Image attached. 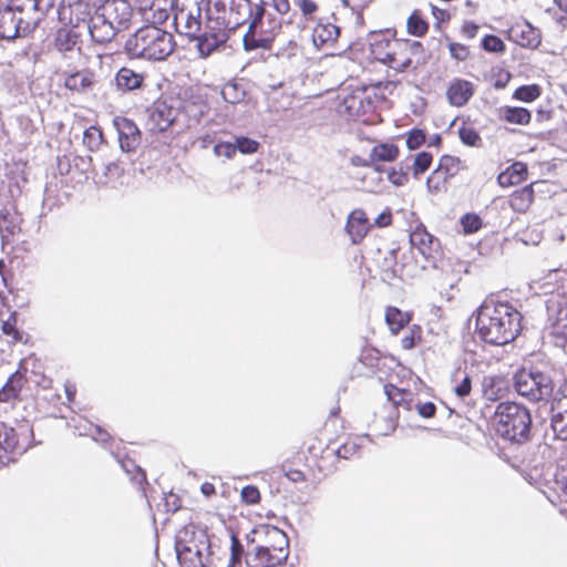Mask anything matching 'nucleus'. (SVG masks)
I'll list each match as a JSON object with an SVG mask.
<instances>
[{
  "mask_svg": "<svg viewBox=\"0 0 567 567\" xmlns=\"http://www.w3.org/2000/svg\"><path fill=\"white\" fill-rule=\"evenodd\" d=\"M523 315L509 301L486 298L476 310L475 331L491 346H506L523 330Z\"/></svg>",
  "mask_w": 567,
  "mask_h": 567,
  "instance_id": "nucleus-1",
  "label": "nucleus"
},
{
  "mask_svg": "<svg viewBox=\"0 0 567 567\" xmlns=\"http://www.w3.org/2000/svg\"><path fill=\"white\" fill-rule=\"evenodd\" d=\"M370 55L398 73L415 71L425 63V48L420 41L396 37V31L384 29L369 35Z\"/></svg>",
  "mask_w": 567,
  "mask_h": 567,
  "instance_id": "nucleus-2",
  "label": "nucleus"
},
{
  "mask_svg": "<svg viewBox=\"0 0 567 567\" xmlns=\"http://www.w3.org/2000/svg\"><path fill=\"white\" fill-rule=\"evenodd\" d=\"M176 48L174 35L150 23L137 29L124 44V50L131 58L148 61H164Z\"/></svg>",
  "mask_w": 567,
  "mask_h": 567,
  "instance_id": "nucleus-3",
  "label": "nucleus"
},
{
  "mask_svg": "<svg viewBox=\"0 0 567 567\" xmlns=\"http://www.w3.org/2000/svg\"><path fill=\"white\" fill-rule=\"evenodd\" d=\"M175 550L181 567H210L213 551L207 528L196 523L183 526L175 537Z\"/></svg>",
  "mask_w": 567,
  "mask_h": 567,
  "instance_id": "nucleus-4",
  "label": "nucleus"
},
{
  "mask_svg": "<svg viewBox=\"0 0 567 567\" xmlns=\"http://www.w3.org/2000/svg\"><path fill=\"white\" fill-rule=\"evenodd\" d=\"M496 432L505 440L522 443L529 439L532 416L529 411L515 402H501L494 414Z\"/></svg>",
  "mask_w": 567,
  "mask_h": 567,
  "instance_id": "nucleus-5",
  "label": "nucleus"
},
{
  "mask_svg": "<svg viewBox=\"0 0 567 567\" xmlns=\"http://www.w3.org/2000/svg\"><path fill=\"white\" fill-rule=\"evenodd\" d=\"M35 445L29 424L11 425L0 421V471L17 464Z\"/></svg>",
  "mask_w": 567,
  "mask_h": 567,
  "instance_id": "nucleus-6",
  "label": "nucleus"
},
{
  "mask_svg": "<svg viewBox=\"0 0 567 567\" xmlns=\"http://www.w3.org/2000/svg\"><path fill=\"white\" fill-rule=\"evenodd\" d=\"M289 555V539L285 532L277 527L267 530V543L257 546L246 559L248 567H277L285 563Z\"/></svg>",
  "mask_w": 567,
  "mask_h": 567,
  "instance_id": "nucleus-7",
  "label": "nucleus"
},
{
  "mask_svg": "<svg viewBox=\"0 0 567 567\" xmlns=\"http://www.w3.org/2000/svg\"><path fill=\"white\" fill-rule=\"evenodd\" d=\"M231 27L226 13H216L207 8L206 21L202 24V31L196 48L202 58L209 56L215 50L224 45L229 39Z\"/></svg>",
  "mask_w": 567,
  "mask_h": 567,
  "instance_id": "nucleus-8",
  "label": "nucleus"
},
{
  "mask_svg": "<svg viewBox=\"0 0 567 567\" xmlns=\"http://www.w3.org/2000/svg\"><path fill=\"white\" fill-rule=\"evenodd\" d=\"M308 453L313 457V465L319 473L328 474L336 467L338 458H351L359 452V445L348 440L337 450H332L327 446L318 437H310L307 442Z\"/></svg>",
  "mask_w": 567,
  "mask_h": 567,
  "instance_id": "nucleus-9",
  "label": "nucleus"
},
{
  "mask_svg": "<svg viewBox=\"0 0 567 567\" xmlns=\"http://www.w3.org/2000/svg\"><path fill=\"white\" fill-rule=\"evenodd\" d=\"M281 29V22L276 18H265V9L256 6L255 16L244 35V47L251 51L256 49H270Z\"/></svg>",
  "mask_w": 567,
  "mask_h": 567,
  "instance_id": "nucleus-10",
  "label": "nucleus"
},
{
  "mask_svg": "<svg viewBox=\"0 0 567 567\" xmlns=\"http://www.w3.org/2000/svg\"><path fill=\"white\" fill-rule=\"evenodd\" d=\"M203 0H176L174 25L178 34L196 41L202 31Z\"/></svg>",
  "mask_w": 567,
  "mask_h": 567,
  "instance_id": "nucleus-11",
  "label": "nucleus"
},
{
  "mask_svg": "<svg viewBox=\"0 0 567 567\" xmlns=\"http://www.w3.org/2000/svg\"><path fill=\"white\" fill-rule=\"evenodd\" d=\"M463 169L464 163L460 157L444 154L439 158L436 167L426 178V188L430 194H441L449 189V185Z\"/></svg>",
  "mask_w": 567,
  "mask_h": 567,
  "instance_id": "nucleus-12",
  "label": "nucleus"
},
{
  "mask_svg": "<svg viewBox=\"0 0 567 567\" xmlns=\"http://www.w3.org/2000/svg\"><path fill=\"white\" fill-rule=\"evenodd\" d=\"M514 380L517 393L530 401H540L551 391L550 379L540 371L522 368L516 372Z\"/></svg>",
  "mask_w": 567,
  "mask_h": 567,
  "instance_id": "nucleus-13",
  "label": "nucleus"
},
{
  "mask_svg": "<svg viewBox=\"0 0 567 567\" xmlns=\"http://www.w3.org/2000/svg\"><path fill=\"white\" fill-rule=\"evenodd\" d=\"M101 3L92 0H62L59 8L60 20L78 27L82 22L90 20L99 12Z\"/></svg>",
  "mask_w": 567,
  "mask_h": 567,
  "instance_id": "nucleus-14",
  "label": "nucleus"
},
{
  "mask_svg": "<svg viewBox=\"0 0 567 567\" xmlns=\"http://www.w3.org/2000/svg\"><path fill=\"white\" fill-rule=\"evenodd\" d=\"M99 13L118 31L127 29L133 18V9L126 0H104Z\"/></svg>",
  "mask_w": 567,
  "mask_h": 567,
  "instance_id": "nucleus-15",
  "label": "nucleus"
},
{
  "mask_svg": "<svg viewBox=\"0 0 567 567\" xmlns=\"http://www.w3.org/2000/svg\"><path fill=\"white\" fill-rule=\"evenodd\" d=\"M410 243L427 260H436L441 255L440 240L422 223L410 233Z\"/></svg>",
  "mask_w": 567,
  "mask_h": 567,
  "instance_id": "nucleus-16",
  "label": "nucleus"
},
{
  "mask_svg": "<svg viewBox=\"0 0 567 567\" xmlns=\"http://www.w3.org/2000/svg\"><path fill=\"white\" fill-rule=\"evenodd\" d=\"M551 427L561 440H567V379L558 386L551 402Z\"/></svg>",
  "mask_w": 567,
  "mask_h": 567,
  "instance_id": "nucleus-17",
  "label": "nucleus"
},
{
  "mask_svg": "<svg viewBox=\"0 0 567 567\" xmlns=\"http://www.w3.org/2000/svg\"><path fill=\"white\" fill-rule=\"evenodd\" d=\"M31 361L30 360H23L19 364V368L14 373H12L4 385L0 389V402L1 403H10L20 398V393L22 389L25 386V384L29 381V365ZM35 362L32 361V365H34Z\"/></svg>",
  "mask_w": 567,
  "mask_h": 567,
  "instance_id": "nucleus-18",
  "label": "nucleus"
},
{
  "mask_svg": "<svg viewBox=\"0 0 567 567\" xmlns=\"http://www.w3.org/2000/svg\"><path fill=\"white\" fill-rule=\"evenodd\" d=\"M347 114L350 117H361L372 114L375 110V102L367 87H359L348 94L343 100Z\"/></svg>",
  "mask_w": 567,
  "mask_h": 567,
  "instance_id": "nucleus-19",
  "label": "nucleus"
},
{
  "mask_svg": "<svg viewBox=\"0 0 567 567\" xmlns=\"http://www.w3.org/2000/svg\"><path fill=\"white\" fill-rule=\"evenodd\" d=\"M372 227L368 214L362 208H355L348 215L344 230L352 245H360Z\"/></svg>",
  "mask_w": 567,
  "mask_h": 567,
  "instance_id": "nucleus-20",
  "label": "nucleus"
},
{
  "mask_svg": "<svg viewBox=\"0 0 567 567\" xmlns=\"http://www.w3.org/2000/svg\"><path fill=\"white\" fill-rule=\"evenodd\" d=\"M400 420V412L395 406L383 405L377 411L371 421V427L375 435H389L394 432Z\"/></svg>",
  "mask_w": 567,
  "mask_h": 567,
  "instance_id": "nucleus-21",
  "label": "nucleus"
},
{
  "mask_svg": "<svg viewBox=\"0 0 567 567\" xmlns=\"http://www.w3.org/2000/svg\"><path fill=\"white\" fill-rule=\"evenodd\" d=\"M95 74L89 69L64 73L63 86L72 94L86 93L95 86Z\"/></svg>",
  "mask_w": 567,
  "mask_h": 567,
  "instance_id": "nucleus-22",
  "label": "nucleus"
},
{
  "mask_svg": "<svg viewBox=\"0 0 567 567\" xmlns=\"http://www.w3.org/2000/svg\"><path fill=\"white\" fill-rule=\"evenodd\" d=\"M146 75L143 72H136L128 66H122L114 75L115 89L125 94L145 86Z\"/></svg>",
  "mask_w": 567,
  "mask_h": 567,
  "instance_id": "nucleus-23",
  "label": "nucleus"
},
{
  "mask_svg": "<svg viewBox=\"0 0 567 567\" xmlns=\"http://www.w3.org/2000/svg\"><path fill=\"white\" fill-rule=\"evenodd\" d=\"M21 23V17L12 8H0V40H13L24 35L25 28Z\"/></svg>",
  "mask_w": 567,
  "mask_h": 567,
  "instance_id": "nucleus-24",
  "label": "nucleus"
},
{
  "mask_svg": "<svg viewBox=\"0 0 567 567\" xmlns=\"http://www.w3.org/2000/svg\"><path fill=\"white\" fill-rule=\"evenodd\" d=\"M513 41L524 48H537L540 44V33L527 21L516 22L509 29Z\"/></svg>",
  "mask_w": 567,
  "mask_h": 567,
  "instance_id": "nucleus-25",
  "label": "nucleus"
},
{
  "mask_svg": "<svg viewBox=\"0 0 567 567\" xmlns=\"http://www.w3.org/2000/svg\"><path fill=\"white\" fill-rule=\"evenodd\" d=\"M118 131L121 148L125 152L134 151L141 141V132L136 124L126 117L115 121Z\"/></svg>",
  "mask_w": 567,
  "mask_h": 567,
  "instance_id": "nucleus-26",
  "label": "nucleus"
},
{
  "mask_svg": "<svg viewBox=\"0 0 567 567\" xmlns=\"http://www.w3.org/2000/svg\"><path fill=\"white\" fill-rule=\"evenodd\" d=\"M475 92L474 84L467 80L455 79L446 90V96L451 105L461 107L465 105Z\"/></svg>",
  "mask_w": 567,
  "mask_h": 567,
  "instance_id": "nucleus-27",
  "label": "nucleus"
},
{
  "mask_svg": "<svg viewBox=\"0 0 567 567\" xmlns=\"http://www.w3.org/2000/svg\"><path fill=\"white\" fill-rule=\"evenodd\" d=\"M413 319V311H403L395 306H388L384 309V321L392 336H398Z\"/></svg>",
  "mask_w": 567,
  "mask_h": 567,
  "instance_id": "nucleus-28",
  "label": "nucleus"
},
{
  "mask_svg": "<svg viewBox=\"0 0 567 567\" xmlns=\"http://www.w3.org/2000/svg\"><path fill=\"white\" fill-rule=\"evenodd\" d=\"M528 178V167L526 163L514 162L497 176V183L503 188L519 185Z\"/></svg>",
  "mask_w": 567,
  "mask_h": 567,
  "instance_id": "nucleus-29",
  "label": "nucleus"
},
{
  "mask_svg": "<svg viewBox=\"0 0 567 567\" xmlns=\"http://www.w3.org/2000/svg\"><path fill=\"white\" fill-rule=\"evenodd\" d=\"M370 155L373 168L381 172L380 163L395 162L400 156V147L392 142H380L371 148Z\"/></svg>",
  "mask_w": 567,
  "mask_h": 567,
  "instance_id": "nucleus-30",
  "label": "nucleus"
},
{
  "mask_svg": "<svg viewBox=\"0 0 567 567\" xmlns=\"http://www.w3.org/2000/svg\"><path fill=\"white\" fill-rule=\"evenodd\" d=\"M535 199L534 183L514 190L508 197L509 207L517 214H526Z\"/></svg>",
  "mask_w": 567,
  "mask_h": 567,
  "instance_id": "nucleus-31",
  "label": "nucleus"
},
{
  "mask_svg": "<svg viewBox=\"0 0 567 567\" xmlns=\"http://www.w3.org/2000/svg\"><path fill=\"white\" fill-rule=\"evenodd\" d=\"M89 31L95 42L106 43L114 38L118 30L97 12L89 22Z\"/></svg>",
  "mask_w": 567,
  "mask_h": 567,
  "instance_id": "nucleus-32",
  "label": "nucleus"
},
{
  "mask_svg": "<svg viewBox=\"0 0 567 567\" xmlns=\"http://www.w3.org/2000/svg\"><path fill=\"white\" fill-rule=\"evenodd\" d=\"M384 394L391 404L399 411L400 408L405 411H411L413 408V393L408 389L399 388L392 383H386L383 386Z\"/></svg>",
  "mask_w": 567,
  "mask_h": 567,
  "instance_id": "nucleus-33",
  "label": "nucleus"
},
{
  "mask_svg": "<svg viewBox=\"0 0 567 567\" xmlns=\"http://www.w3.org/2000/svg\"><path fill=\"white\" fill-rule=\"evenodd\" d=\"M173 6V0H156L152 8L143 12V17L150 23L163 24L168 20Z\"/></svg>",
  "mask_w": 567,
  "mask_h": 567,
  "instance_id": "nucleus-34",
  "label": "nucleus"
},
{
  "mask_svg": "<svg viewBox=\"0 0 567 567\" xmlns=\"http://www.w3.org/2000/svg\"><path fill=\"white\" fill-rule=\"evenodd\" d=\"M339 28L332 23H319L313 28L312 41L317 48L333 44L339 37Z\"/></svg>",
  "mask_w": 567,
  "mask_h": 567,
  "instance_id": "nucleus-35",
  "label": "nucleus"
},
{
  "mask_svg": "<svg viewBox=\"0 0 567 567\" xmlns=\"http://www.w3.org/2000/svg\"><path fill=\"white\" fill-rule=\"evenodd\" d=\"M499 118L509 124L528 125L532 121L529 110L520 106L505 105L498 110Z\"/></svg>",
  "mask_w": 567,
  "mask_h": 567,
  "instance_id": "nucleus-36",
  "label": "nucleus"
},
{
  "mask_svg": "<svg viewBox=\"0 0 567 567\" xmlns=\"http://www.w3.org/2000/svg\"><path fill=\"white\" fill-rule=\"evenodd\" d=\"M111 452L117 458L122 468L127 474L128 478L133 483H135L136 485L142 487L146 483L145 471L140 465H137L134 460H132L127 456L121 457L120 453L115 452L113 450Z\"/></svg>",
  "mask_w": 567,
  "mask_h": 567,
  "instance_id": "nucleus-37",
  "label": "nucleus"
},
{
  "mask_svg": "<svg viewBox=\"0 0 567 567\" xmlns=\"http://www.w3.org/2000/svg\"><path fill=\"white\" fill-rule=\"evenodd\" d=\"M22 218L17 212L0 209V231L2 237L13 236L21 230Z\"/></svg>",
  "mask_w": 567,
  "mask_h": 567,
  "instance_id": "nucleus-38",
  "label": "nucleus"
},
{
  "mask_svg": "<svg viewBox=\"0 0 567 567\" xmlns=\"http://www.w3.org/2000/svg\"><path fill=\"white\" fill-rule=\"evenodd\" d=\"M504 379L498 375H485L482 380V393L486 400L497 401L504 395Z\"/></svg>",
  "mask_w": 567,
  "mask_h": 567,
  "instance_id": "nucleus-39",
  "label": "nucleus"
},
{
  "mask_svg": "<svg viewBox=\"0 0 567 567\" xmlns=\"http://www.w3.org/2000/svg\"><path fill=\"white\" fill-rule=\"evenodd\" d=\"M80 42V35L69 29H59L54 38V48L61 52L66 53L73 51Z\"/></svg>",
  "mask_w": 567,
  "mask_h": 567,
  "instance_id": "nucleus-40",
  "label": "nucleus"
},
{
  "mask_svg": "<svg viewBox=\"0 0 567 567\" xmlns=\"http://www.w3.org/2000/svg\"><path fill=\"white\" fill-rule=\"evenodd\" d=\"M554 489L560 498V513L567 515V465H561L556 470Z\"/></svg>",
  "mask_w": 567,
  "mask_h": 567,
  "instance_id": "nucleus-41",
  "label": "nucleus"
},
{
  "mask_svg": "<svg viewBox=\"0 0 567 567\" xmlns=\"http://www.w3.org/2000/svg\"><path fill=\"white\" fill-rule=\"evenodd\" d=\"M429 22L424 18L421 10L415 9L412 11V13L408 17L406 20V32L416 38L424 37L429 31Z\"/></svg>",
  "mask_w": 567,
  "mask_h": 567,
  "instance_id": "nucleus-42",
  "label": "nucleus"
},
{
  "mask_svg": "<svg viewBox=\"0 0 567 567\" xmlns=\"http://www.w3.org/2000/svg\"><path fill=\"white\" fill-rule=\"evenodd\" d=\"M400 340V347L404 351H411L423 343V328L420 324H410Z\"/></svg>",
  "mask_w": 567,
  "mask_h": 567,
  "instance_id": "nucleus-43",
  "label": "nucleus"
},
{
  "mask_svg": "<svg viewBox=\"0 0 567 567\" xmlns=\"http://www.w3.org/2000/svg\"><path fill=\"white\" fill-rule=\"evenodd\" d=\"M179 109L189 120L198 122L207 112V104L200 97H196L195 100L184 99Z\"/></svg>",
  "mask_w": 567,
  "mask_h": 567,
  "instance_id": "nucleus-44",
  "label": "nucleus"
},
{
  "mask_svg": "<svg viewBox=\"0 0 567 567\" xmlns=\"http://www.w3.org/2000/svg\"><path fill=\"white\" fill-rule=\"evenodd\" d=\"M433 163V154L427 151L419 152L414 155L411 165V172L415 179H419L424 173H426Z\"/></svg>",
  "mask_w": 567,
  "mask_h": 567,
  "instance_id": "nucleus-45",
  "label": "nucleus"
},
{
  "mask_svg": "<svg viewBox=\"0 0 567 567\" xmlns=\"http://www.w3.org/2000/svg\"><path fill=\"white\" fill-rule=\"evenodd\" d=\"M14 8L22 11L48 12L54 7L55 0H11Z\"/></svg>",
  "mask_w": 567,
  "mask_h": 567,
  "instance_id": "nucleus-46",
  "label": "nucleus"
},
{
  "mask_svg": "<svg viewBox=\"0 0 567 567\" xmlns=\"http://www.w3.org/2000/svg\"><path fill=\"white\" fill-rule=\"evenodd\" d=\"M103 143V132L97 126H90L83 133V144L91 151H95Z\"/></svg>",
  "mask_w": 567,
  "mask_h": 567,
  "instance_id": "nucleus-47",
  "label": "nucleus"
},
{
  "mask_svg": "<svg viewBox=\"0 0 567 567\" xmlns=\"http://www.w3.org/2000/svg\"><path fill=\"white\" fill-rule=\"evenodd\" d=\"M152 117L156 122V125L159 131L167 130L174 123V117L172 116V109L166 105H164L163 107H157L153 112Z\"/></svg>",
  "mask_w": 567,
  "mask_h": 567,
  "instance_id": "nucleus-48",
  "label": "nucleus"
},
{
  "mask_svg": "<svg viewBox=\"0 0 567 567\" xmlns=\"http://www.w3.org/2000/svg\"><path fill=\"white\" fill-rule=\"evenodd\" d=\"M540 95V87L537 84L522 85L514 91L513 97L523 102H533Z\"/></svg>",
  "mask_w": 567,
  "mask_h": 567,
  "instance_id": "nucleus-49",
  "label": "nucleus"
},
{
  "mask_svg": "<svg viewBox=\"0 0 567 567\" xmlns=\"http://www.w3.org/2000/svg\"><path fill=\"white\" fill-rule=\"evenodd\" d=\"M87 434L97 443L103 445H109L110 449H112V445L115 443L114 437L111 435V433L103 429L100 425L91 424Z\"/></svg>",
  "mask_w": 567,
  "mask_h": 567,
  "instance_id": "nucleus-50",
  "label": "nucleus"
},
{
  "mask_svg": "<svg viewBox=\"0 0 567 567\" xmlns=\"http://www.w3.org/2000/svg\"><path fill=\"white\" fill-rule=\"evenodd\" d=\"M18 315L17 312H11L9 317L2 321L1 331L3 334L11 337L14 342L21 340V334L18 330Z\"/></svg>",
  "mask_w": 567,
  "mask_h": 567,
  "instance_id": "nucleus-51",
  "label": "nucleus"
},
{
  "mask_svg": "<svg viewBox=\"0 0 567 567\" xmlns=\"http://www.w3.org/2000/svg\"><path fill=\"white\" fill-rule=\"evenodd\" d=\"M244 555V546L239 538L235 535L231 536L230 556L226 567H239Z\"/></svg>",
  "mask_w": 567,
  "mask_h": 567,
  "instance_id": "nucleus-52",
  "label": "nucleus"
},
{
  "mask_svg": "<svg viewBox=\"0 0 567 567\" xmlns=\"http://www.w3.org/2000/svg\"><path fill=\"white\" fill-rule=\"evenodd\" d=\"M481 44L485 51L492 53H503L506 50L504 41L495 34H486Z\"/></svg>",
  "mask_w": 567,
  "mask_h": 567,
  "instance_id": "nucleus-53",
  "label": "nucleus"
},
{
  "mask_svg": "<svg viewBox=\"0 0 567 567\" xmlns=\"http://www.w3.org/2000/svg\"><path fill=\"white\" fill-rule=\"evenodd\" d=\"M461 141L468 146H475L481 141L478 132L470 124H463L458 130Z\"/></svg>",
  "mask_w": 567,
  "mask_h": 567,
  "instance_id": "nucleus-54",
  "label": "nucleus"
},
{
  "mask_svg": "<svg viewBox=\"0 0 567 567\" xmlns=\"http://www.w3.org/2000/svg\"><path fill=\"white\" fill-rule=\"evenodd\" d=\"M426 143V134L421 128H412L406 134V147L410 151L420 148Z\"/></svg>",
  "mask_w": 567,
  "mask_h": 567,
  "instance_id": "nucleus-55",
  "label": "nucleus"
},
{
  "mask_svg": "<svg viewBox=\"0 0 567 567\" xmlns=\"http://www.w3.org/2000/svg\"><path fill=\"white\" fill-rule=\"evenodd\" d=\"M455 385L453 388L454 393L460 399H465L471 394L472 391V378L470 374L464 372V375L461 380L454 379Z\"/></svg>",
  "mask_w": 567,
  "mask_h": 567,
  "instance_id": "nucleus-56",
  "label": "nucleus"
},
{
  "mask_svg": "<svg viewBox=\"0 0 567 567\" xmlns=\"http://www.w3.org/2000/svg\"><path fill=\"white\" fill-rule=\"evenodd\" d=\"M236 151L241 154H254L259 148V143L256 140L247 136H238L235 140Z\"/></svg>",
  "mask_w": 567,
  "mask_h": 567,
  "instance_id": "nucleus-57",
  "label": "nucleus"
},
{
  "mask_svg": "<svg viewBox=\"0 0 567 567\" xmlns=\"http://www.w3.org/2000/svg\"><path fill=\"white\" fill-rule=\"evenodd\" d=\"M461 225L465 234H473L481 229L482 219L478 215L468 213L461 218Z\"/></svg>",
  "mask_w": 567,
  "mask_h": 567,
  "instance_id": "nucleus-58",
  "label": "nucleus"
},
{
  "mask_svg": "<svg viewBox=\"0 0 567 567\" xmlns=\"http://www.w3.org/2000/svg\"><path fill=\"white\" fill-rule=\"evenodd\" d=\"M388 181L396 186L401 187L409 183V174L406 171H404L402 167H392L388 172Z\"/></svg>",
  "mask_w": 567,
  "mask_h": 567,
  "instance_id": "nucleus-59",
  "label": "nucleus"
},
{
  "mask_svg": "<svg viewBox=\"0 0 567 567\" xmlns=\"http://www.w3.org/2000/svg\"><path fill=\"white\" fill-rule=\"evenodd\" d=\"M241 501L247 505H255L260 502L261 495L258 487L254 485L244 486L240 492Z\"/></svg>",
  "mask_w": 567,
  "mask_h": 567,
  "instance_id": "nucleus-60",
  "label": "nucleus"
},
{
  "mask_svg": "<svg viewBox=\"0 0 567 567\" xmlns=\"http://www.w3.org/2000/svg\"><path fill=\"white\" fill-rule=\"evenodd\" d=\"M450 54L457 61H465L470 56V48L463 43L450 42L449 43Z\"/></svg>",
  "mask_w": 567,
  "mask_h": 567,
  "instance_id": "nucleus-61",
  "label": "nucleus"
},
{
  "mask_svg": "<svg viewBox=\"0 0 567 567\" xmlns=\"http://www.w3.org/2000/svg\"><path fill=\"white\" fill-rule=\"evenodd\" d=\"M214 154L216 156H224L231 159L236 155V145L230 142H219L214 146Z\"/></svg>",
  "mask_w": 567,
  "mask_h": 567,
  "instance_id": "nucleus-62",
  "label": "nucleus"
},
{
  "mask_svg": "<svg viewBox=\"0 0 567 567\" xmlns=\"http://www.w3.org/2000/svg\"><path fill=\"white\" fill-rule=\"evenodd\" d=\"M124 173V167L120 161H112L105 165L104 176L107 178H120Z\"/></svg>",
  "mask_w": 567,
  "mask_h": 567,
  "instance_id": "nucleus-63",
  "label": "nucleus"
},
{
  "mask_svg": "<svg viewBox=\"0 0 567 567\" xmlns=\"http://www.w3.org/2000/svg\"><path fill=\"white\" fill-rule=\"evenodd\" d=\"M296 4L307 18H311L318 11V4L313 0H297Z\"/></svg>",
  "mask_w": 567,
  "mask_h": 567,
  "instance_id": "nucleus-64",
  "label": "nucleus"
}]
</instances>
